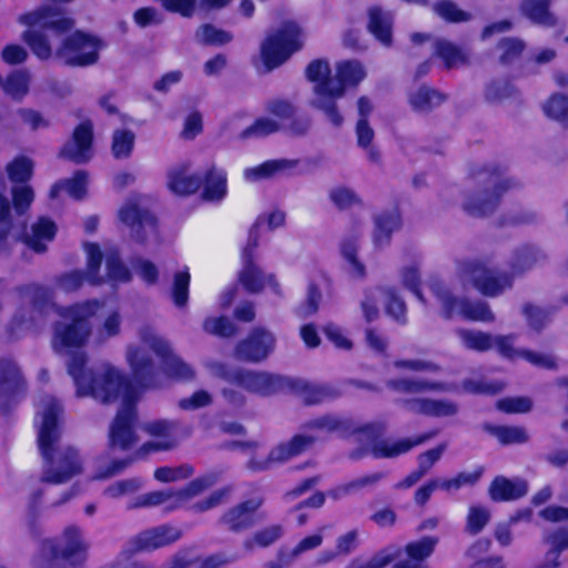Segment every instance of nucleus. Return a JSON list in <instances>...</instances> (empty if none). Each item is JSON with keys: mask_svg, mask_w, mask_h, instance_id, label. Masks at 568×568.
<instances>
[{"mask_svg": "<svg viewBox=\"0 0 568 568\" xmlns=\"http://www.w3.org/2000/svg\"><path fill=\"white\" fill-rule=\"evenodd\" d=\"M262 504L263 499L261 497L251 498L237 504L223 514L220 523L230 531H244L255 524L254 516Z\"/></svg>", "mask_w": 568, "mask_h": 568, "instance_id": "5701e85b", "label": "nucleus"}, {"mask_svg": "<svg viewBox=\"0 0 568 568\" xmlns=\"http://www.w3.org/2000/svg\"><path fill=\"white\" fill-rule=\"evenodd\" d=\"M57 232V227L52 221L45 217L39 219L32 224L31 232L26 233L23 242L37 253L47 250V243L52 241Z\"/></svg>", "mask_w": 568, "mask_h": 568, "instance_id": "7c9ffc66", "label": "nucleus"}, {"mask_svg": "<svg viewBox=\"0 0 568 568\" xmlns=\"http://www.w3.org/2000/svg\"><path fill=\"white\" fill-rule=\"evenodd\" d=\"M168 503V509L172 510L170 507L176 504V491L172 488L143 494L129 508L154 507Z\"/></svg>", "mask_w": 568, "mask_h": 568, "instance_id": "de8ad7c7", "label": "nucleus"}, {"mask_svg": "<svg viewBox=\"0 0 568 568\" xmlns=\"http://www.w3.org/2000/svg\"><path fill=\"white\" fill-rule=\"evenodd\" d=\"M141 487L142 480L140 478L122 479L108 486L103 494L109 498H121L136 493Z\"/></svg>", "mask_w": 568, "mask_h": 568, "instance_id": "680f3d73", "label": "nucleus"}, {"mask_svg": "<svg viewBox=\"0 0 568 568\" xmlns=\"http://www.w3.org/2000/svg\"><path fill=\"white\" fill-rule=\"evenodd\" d=\"M141 345L131 344L126 348V362L134 381L143 388L160 386L159 372L148 349L162 358L163 373L173 379L187 382L195 377L193 367L174 354L170 343L158 335L151 327H142L139 332Z\"/></svg>", "mask_w": 568, "mask_h": 568, "instance_id": "7ed1b4c3", "label": "nucleus"}, {"mask_svg": "<svg viewBox=\"0 0 568 568\" xmlns=\"http://www.w3.org/2000/svg\"><path fill=\"white\" fill-rule=\"evenodd\" d=\"M183 532L172 525H159L139 532L131 540L135 551H152L170 546L181 539Z\"/></svg>", "mask_w": 568, "mask_h": 568, "instance_id": "aec40b11", "label": "nucleus"}, {"mask_svg": "<svg viewBox=\"0 0 568 568\" xmlns=\"http://www.w3.org/2000/svg\"><path fill=\"white\" fill-rule=\"evenodd\" d=\"M226 172L212 165L202 179L204 200L210 202L222 201L227 193Z\"/></svg>", "mask_w": 568, "mask_h": 568, "instance_id": "c85d7f7f", "label": "nucleus"}, {"mask_svg": "<svg viewBox=\"0 0 568 568\" xmlns=\"http://www.w3.org/2000/svg\"><path fill=\"white\" fill-rule=\"evenodd\" d=\"M409 104L412 109L419 113H427L434 108L440 105L445 97L435 89L420 87L409 94Z\"/></svg>", "mask_w": 568, "mask_h": 568, "instance_id": "72a5a7b5", "label": "nucleus"}, {"mask_svg": "<svg viewBox=\"0 0 568 568\" xmlns=\"http://www.w3.org/2000/svg\"><path fill=\"white\" fill-rule=\"evenodd\" d=\"M194 39L202 45H223L232 40V34L211 23H205L196 29Z\"/></svg>", "mask_w": 568, "mask_h": 568, "instance_id": "49530a36", "label": "nucleus"}, {"mask_svg": "<svg viewBox=\"0 0 568 568\" xmlns=\"http://www.w3.org/2000/svg\"><path fill=\"white\" fill-rule=\"evenodd\" d=\"M368 29L383 44L389 45L392 42L393 16L390 12L383 11L379 7H372L368 10Z\"/></svg>", "mask_w": 568, "mask_h": 568, "instance_id": "2f4dec72", "label": "nucleus"}, {"mask_svg": "<svg viewBox=\"0 0 568 568\" xmlns=\"http://www.w3.org/2000/svg\"><path fill=\"white\" fill-rule=\"evenodd\" d=\"M434 11L449 22H464L469 20L468 12L460 10L454 2L444 0L434 6Z\"/></svg>", "mask_w": 568, "mask_h": 568, "instance_id": "774afa93", "label": "nucleus"}, {"mask_svg": "<svg viewBox=\"0 0 568 568\" xmlns=\"http://www.w3.org/2000/svg\"><path fill=\"white\" fill-rule=\"evenodd\" d=\"M429 288L439 302L443 315L446 318L459 315L467 321L481 323H493L496 318L488 303L457 297L453 294L450 287L440 280H432Z\"/></svg>", "mask_w": 568, "mask_h": 568, "instance_id": "1a4fd4ad", "label": "nucleus"}, {"mask_svg": "<svg viewBox=\"0 0 568 568\" xmlns=\"http://www.w3.org/2000/svg\"><path fill=\"white\" fill-rule=\"evenodd\" d=\"M85 364L87 356L83 353L73 355L68 362V373L77 386V395L91 396L103 404L122 398V406L110 426L109 440L112 447L130 449L139 442L134 428L136 390L110 363H101L90 369L85 368Z\"/></svg>", "mask_w": 568, "mask_h": 568, "instance_id": "f257e3e1", "label": "nucleus"}, {"mask_svg": "<svg viewBox=\"0 0 568 568\" xmlns=\"http://www.w3.org/2000/svg\"><path fill=\"white\" fill-rule=\"evenodd\" d=\"M310 447V439L304 438L302 434L295 435L291 440L282 443L274 447L270 455V460L274 463H284L300 455Z\"/></svg>", "mask_w": 568, "mask_h": 568, "instance_id": "4c0bfd02", "label": "nucleus"}, {"mask_svg": "<svg viewBox=\"0 0 568 568\" xmlns=\"http://www.w3.org/2000/svg\"><path fill=\"white\" fill-rule=\"evenodd\" d=\"M301 30L294 22H286L270 34L261 47V55L267 70L277 68L302 47Z\"/></svg>", "mask_w": 568, "mask_h": 568, "instance_id": "9b49d317", "label": "nucleus"}, {"mask_svg": "<svg viewBox=\"0 0 568 568\" xmlns=\"http://www.w3.org/2000/svg\"><path fill=\"white\" fill-rule=\"evenodd\" d=\"M119 219L130 229V235L140 243L155 235V217L146 210H141L133 200L128 201L119 211Z\"/></svg>", "mask_w": 568, "mask_h": 568, "instance_id": "6ab92c4d", "label": "nucleus"}, {"mask_svg": "<svg viewBox=\"0 0 568 568\" xmlns=\"http://www.w3.org/2000/svg\"><path fill=\"white\" fill-rule=\"evenodd\" d=\"M437 435V432H429L418 435L414 438H402L398 440L382 439L375 442L371 448V453L375 458H394L402 454L408 453L416 446H419Z\"/></svg>", "mask_w": 568, "mask_h": 568, "instance_id": "393cba45", "label": "nucleus"}, {"mask_svg": "<svg viewBox=\"0 0 568 568\" xmlns=\"http://www.w3.org/2000/svg\"><path fill=\"white\" fill-rule=\"evenodd\" d=\"M550 3L551 0H523L520 11L532 23L552 28L557 26L558 19L550 11Z\"/></svg>", "mask_w": 568, "mask_h": 568, "instance_id": "cd10ccee", "label": "nucleus"}, {"mask_svg": "<svg viewBox=\"0 0 568 568\" xmlns=\"http://www.w3.org/2000/svg\"><path fill=\"white\" fill-rule=\"evenodd\" d=\"M275 335L263 327H255L248 336L239 342L234 348V357L242 362L260 363L275 349Z\"/></svg>", "mask_w": 568, "mask_h": 568, "instance_id": "2eb2a0df", "label": "nucleus"}, {"mask_svg": "<svg viewBox=\"0 0 568 568\" xmlns=\"http://www.w3.org/2000/svg\"><path fill=\"white\" fill-rule=\"evenodd\" d=\"M396 404L409 413L429 417H450L458 413V405L449 399L428 397L399 398Z\"/></svg>", "mask_w": 568, "mask_h": 568, "instance_id": "412c9836", "label": "nucleus"}, {"mask_svg": "<svg viewBox=\"0 0 568 568\" xmlns=\"http://www.w3.org/2000/svg\"><path fill=\"white\" fill-rule=\"evenodd\" d=\"M135 135L130 130H115L112 140V154L115 159L129 158L134 146Z\"/></svg>", "mask_w": 568, "mask_h": 568, "instance_id": "5fc2aeb1", "label": "nucleus"}, {"mask_svg": "<svg viewBox=\"0 0 568 568\" xmlns=\"http://www.w3.org/2000/svg\"><path fill=\"white\" fill-rule=\"evenodd\" d=\"M306 77L310 81L314 82V93L320 84H325L329 80L334 79L331 77V68L325 60H314L306 68Z\"/></svg>", "mask_w": 568, "mask_h": 568, "instance_id": "69168bd1", "label": "nucleus"}, {"mask_svg": "<svg viewBox=\"0 0 568 568\" xmlns=\"http://www.w3.org/2000/svg\"><path fill=\"white\" fill-rule=\"evenodd\" d=\"M545 254L537 247L526 245L516 251L514 268L525 271L545 260Z\"/></svg>", "mask_w": 568, "mask_h": 568, "instance_id": "13d9d810", "label": "nucleus"}, {"mask_svg": "<svg viewBox=\"0 0 568 568\" xmlns=\"http://www.w3.org/2000/svg\"><path fill=\"white\" fill-rule=\"evenodd\" d=\"M27 384L18 364L10 358L0 359V413H6L26 393Z\"/></svg>", "mask_w": 568, "mask_h": 568, "instance_id": "dca6fc26", "label": "nucleus"}, {"mask_svg": "<svg viewBox=\"0 0 568 568\" xmlns=\"http://www.w3.org/2000/svg\"><path fill=\"white\" fill-rule=\"evenodd\" d=\"M33 163L27 156L16 158L7 166V172L11 181L24 182L32 175Z\"/></svg>", "mask_w": 568, "mask_h": 568, "instance_id": "0e129e2a", "label": "nucleus"}, {"mask_svg": "<svg viewBox=\"0 0 568 568\" xmlns=\"http://www.w3.org/2000/svg\"><path fill=\"white\" fill-rule=\"evenodd\" d=\"M517 90L507 79H496L488 82L484 90L486 102L499 104L505 100L515 97Z\"/></svg>", "mask_w": 568, "mask_h": 568, "instance_id": "a18cd8bd", "label": "nucleus"}, {"mask_svg": "<svg viewBox=\"0 0 568 568\" xmlns=\"http://www.w3.org/2000/svg\"><path fill=\"white\" fill-rule=\"evenodd\" d=\"M89 544L83 531L75 525L64 528L61 536L51 545L55 558H62L71 565H81L87 559Z\"/></svg>", "mask_w": 568, "mask_h": 568, "instance_id": "a211bd4d", "label": "nucleus"}, {"mask_svg": "<svg viewBox=\"0 0 568 568\" xmlns=\"http://www.w3.org/2000/svg\"><path fill=\"white\" fill-rule=\"evenodd\" d=\"M497 49L499 51V62L501 64H511L526 50V42L519 38L506 37L499 40Z\"/></svg>", "mask_w": 568, "mask_h": 568, "instance_id": "8fccbe9b", "label": "nucleus"}, {"mask_svg": "<svg viewBox=\"0 0 568 568\" xmlns=\"http://www.w3.org/2000/svg\"><path fill=\"white\" fill-rule=\"evenodd\" d=\"M88 174L84 171H78L72 179L61 181L54 184L50 190V196L57 197L60 190H65L70 196L77 200L84 197L87 193Z\"/></svg>", "mask_w": 568, "mask_h": 568, "instance_id": "79ce46f5", "label": "nucleus"}, {"mask_svg": "<svg viewBox=\"0 0 568 568\" xmlns=\"http://www.w3.org/2000/svg\"><path fill=\"white\" fill-rule=\"evenodd\" d=\"M63 407L52 395L44 394L37 403L34 427L40 454L44 460L42 483L60 485L83 471L79 452L61 445Z\"/></svg>", "mask_w": 568, "mask_h": 568, "instance_id": "f03ea898", "label": "nucleus"}, {"mask_svg": "<svg viewBox=\"0 0 568 568\" xmlns=\"http://www.w3.org/2000/svg\"><path fill=\"white\" fill-rule=\"evenodd\" d=\"M100 307L101 303L97 300L62 307L59 311L61 320L53 324L51 345L54 352L83 347L92 335L90 318Z\"/></svg>", "mask_w": 568, "mask_h": 568, "instance_id": "39448f33", "label": "nucleus"}, {"mask_svg": "<svg viewBox=\"0 0 568 568\" xmlns=\"http://www.w3.org/2000/svg\"><path fill=\"white\" fill-rule=\"evenodd\" d=\"M455 334L460 341L462 345L467 349L475 352H487L494 348L493 335L487 332L469 328H457Z\"/></svg>", "mask_w": 568, "mask_h": 568, "instance_id": "c9c22d12", "label": "nucleus"}, {"mask_svg": "<svg viewBox=\"0 0 568 568\" xmlns=\"http://www.w3.org/2000/svg\"><path fill=\"white\" fill-rule=\"evenodd\" d=\"M458 278L471 284L480 294L496 297L513 286V277L481 261H465L458 265Z\"/></svg>", "mask_w": 568, "mask_h": 568, "instance_id": "9d476101", "label": "nucleus"}, {"mask_svg": "<svg viewBox=\"0 0 568 568\" xmlns=\"http://www.w3.org/2000/svg\"><path fill=\"white\" fill-rule=\"evenodd\" d=\"M235 385L258 396H271L290 385L287 378L264 371L240 368Z\"/></svg>", "mask_w": 568, "mask_h": 568, "instance_id": "f3484780", "label": "nucleus"}, {"mask_svg": "<svg viewBox=\"0 0 568 568\" xmlns=\"http://www.w3.org/2000/svg\"><path fill=\"white\" fill-rule=\"evenodd\" d=\"M545 542L550 547L546 555L545 568H558L561 551L568 548V527L559 528L545 536Z\"/></svg>", "mask_w": 568, "mask_h": 568, "instance_id": "58836bf2", "label": "nucleus"}, {"mask_svg": "<svg viewBox=\"0 0 568 568\" xmlns=\"http://www.w3.org/2000/svg\"><path fill=\"white\" fill-rule=\"evenodd\" d=\"M300 161L294 159H274L260 165L247 168L243 176L248 182L288 176L297 168Z\"/></svg>", "mask_w": 568, "mask_h": 568, "instance_id": "b1692460", "label": "nucleus"}, {"mask_svg": "<svg viewBox=\"0 0 568 568\" xmlns=\"http://www.w3.org/2000/svg\"><path fill=\"white\" fill-rule=\"evenodd\" d=\"M92 123L82 122L74 129L72 139L61 149L60 156L78 164L88 162L92 156Z\"/></svg>", "mask_w": 568, "mask_h": 568, "instance_id": "4be33fe9", "label": "nucleus"}, {"mask_svg": "<svg viewBox=\"0 0 568 568\" xmlns=\"http://www.w3.org/2000/svg\"><path fill=\"white\" fill-rule=\"evenodd\" d=\"M490 520V511L483 506H471L468 511L466 531L477 535Z\"/></svg>", "mask_w": 568, "mask_h": 568, "instance_id": "e2e57ef3", "label": "nucleus"}, {"mask_svg": "<svg viewBox=\"0 0 568 568\" xmlns=\"http://www.w3.org/2000/svg\"><path fill=\"white\" fill-rule=\"evenodd\" d=\"M484 429L495 436L503 445L523 444L529 440L526 429L520 426H494L486 424Z\"/></svg>", "mask_w": 568, "mask_h": 568, "instance_id": "a19ab883", "label": "nucleus"}, {"mask_svg": "<svg viewBox=\"0 0 568 568\" xmlns=\"http://www.w3.org/2000/svg\"><path fill=\"white\" fill-rule=\"evenodd\" d=\"M386 386L403 394H422L426 392H447L450 387L445 383L430 382L420 378H392Z\"/></svg>", "mask_w": 568, "mask_h": 568, "instance_id": "bb28decb", "label": "nucleus"}, {"mask_svg": "<svg viewBox=\"0 0 568 568\" xmlns=\"http://www.w3.org/2000/svg\"><path fill=\"white\" fill-rule=\"evenodd\" d=\"M384 476H385L384 473L378 471V473H374V474H369V475H365V476L355 478V479L331 490L328 493V495L334 499L343 498L345 496L355 494L361 489L376 485L378 481H381L384 478Z\"/></svg>", "mask_w": 568, "mask_h": 568, "instance_id": "ea45409f", "label": "nucleus"}, {"mask_svg": "<svg viewBox=\"0 0 568 568\" xmlns=\"http://www.w3.org/2000/svg\"><path fill=\"white\" fill-rule=\"evenodd\" d=\"M202 185V178L197 174L187 173L186 166H178L168 173V187L178 195L195 193Z\"/></svg>", "mask_w": 568, "mask_h": 568, "instance_id": "c756f323", "label": "nucleus"}, {"mask_svg": "<svg viewBox=\"0 0 568 568\" xmlns=\"http://www.w3.org/2000/svg\"><path fill=\"white\" fill-rule=\"evenodd\" d=\"M544 111L549 116L565 126H568V97L561 94L552 95L545 104Z\"/></svg>", "mask_w": 568, "mask_h": 568, "instance_id": "052dcab7", "label": "nucleus"}, {"mask_svg": "<svg viewBox=\"0 0 568 568\" xmlns=\"http://www.w3.org/2000/svg\"><path fill=\"white\" fill-rule=\"evenodd\" d=\"M384 287L367 288L361 302L363 316L367 323L376 321L379 316L378 300Z\"/></svg>", "mask_w": 568, "mask_h": 568, "instance_id": "bf43d9fd", "label": "nucleus"}, {"mask_svg": "<svg viewBox=\"0 0 568 568\" xmlns=\"http://www.w3.org/2000/svg\"><path fill=\"white\" fill-rule=\"evenodd\" d=\"M193 473V467L187 464L178 467H160L155 469L154 478L162 483H172L189 478Z\"/></svg>", "mask_w": 568, "mask_h": 568, "instance_id": "338daca9", "label": "nucleus"}, {"mask_svg": "<svg viewBox=\"0 0 568 568\" xmlns=\"http://www.w3.org/2000/svg\"><path fill=\"white\" fill-rule=\"evenodd\" d=\"M305 402L307 404H321L341 396V390L329 384H306L304 386Z\"/></svg>", "mask_w": 568, "mask_h": 568, "instance_id": "603ef678", "label": "nucleus"}, {"mask_svg": "<svg viewBox=\"0 0 568 568\" xmlns=\"http://www.w3.org/2000/svg\"><path fill=\"white\" fill-rule=\"evenodd\" d=\"M438 539L436 537H424L418 541L408 544L406 546V552L409 558L399 564L418 562L424 568H428L424 560L433 554Z\"/></svg>", "mask_w": 568, "mask_h": 568, "instance_id": "c03bdc74", "label": "nucleus"}, {"mask_svg": "<svg viewBox=\"0 0 568 568\" xmlns=\"http://www.w3.org/2000/svg\"><path fill=\"white\" fill-rule=\"evenodd\" d=\"M342 254L347 263V272L353 278L363 280L366 276V266L357 256V245L354 240H345L341 246Z\"/></svg>", "mask_w": 568, "mask_h": 568, "instance_id": "09e8293b", "label": "nucleus"}, {"mask_svg": "<svg viewBox=\"0 0 568 568\" xmlns=\"http://www.w3.org/2000/svg\"><path fill=\"white\" fill-rule=\"evenodd\" d=\"M142 429L152 437L151 440L144 443L136 456L146 455L155 452H168L174 449L179 443L180 424L176 420L156 419L145 423Z\"/></svg>", "mask_w": 568, "mask_h": 568, "instance_id": "ddd939ff", "label": "nucleus"}, {"mask_svg": "<svg viewBox=\"0 0 568 568\" xmlns=\"http://www.w3.org/2000/svg\"><path fill=\"white\" fill-rule=\"evenodd\" d=\"M30 73L19 70L11 73L3 83V90L13 99H22L29 91Z\"/></svg>", "mask_w": 568, "mask_h": 568, "instance_id": "864d4df0", "label": "nucleus"}, {"mask_svg": "<svg viewBox=\"0 0 568 568\" xmlns=\"http://www.w3.org/2000/svg\"><path fill=\"white\" fill-rule=\"evenodd\" d=\"M434 54L440 58L448 69L468 63V54L445 39H436L434 41Z\"/></svg>", "mask_w": 568, "mask_h": 568, "instance_id": "f704fd0d", "label": "nucleus"}, {"mask_svg": "<svg viewBox=\"0 0 568 568\" xmlns=\"http://www.w3.org/2000/svg\"><path fill=\"white\" fill-rule=\"evenodd\" d=\"M304 438L310 439V447L317 440L326 439L332 435L346 438L355 434H364L375 439L385 432L383 423H369L361 425L352 417L339 414H323L306 420L302 425Z\"/></svg>", "mask_w": 568, "mask_h": 568, "instance_id": "6e6552de", "label": "nucleus"}, {"mask_svg": "<svg viewBox=\"0 0 568 568\" xmlns=\"http://www.w3.org/2000/svg\"><path fill=\"white\" fill-rule=\"evenodd\" d=\"M21 298L32 304L38 314H42L51 302V293L48 288L38 284H29L18 290Z\"/></svg>", "mask_w": 568, "mask_h": 568, "instance_id": "37998d69", "label": "nucleus"}, {"mask_svg": "<svg viewBox=\"0 0 568 568\" xmlns=\"http://www.w3.org/2000/svg\"><path fill=\"white\" fill-rule=\"evenodd\" d=\"M121 323L122 317L119 311L112 310L109 312L97 331L95 338L98 343H104L105 341L118 336L121 331Z\"/></svg>", "mask_w": 568, "mask_h": 568, "instance_id": "6e6d98bb", "label": "nucleus"}, {"mask_svg": "<svg viewBox=\"0 0 568 568\" xmlns=\"http://www.w3.org/2000/svg\"><path fill=\"white\" fill-rule=\"evenodd\" d=\"M366 77L363 64L358 61H342L336 64L334 79L316 89V98L312 105L323 111L328 121L335 126L343 123V116L336 106V99L342 98L346 85H357Z\"/></svg>", "mask_w": 568, "mask_h": 568, "instance_id": "0eeeda50", "label": "nucleus"}, {"mask_svg": "<svg viewBox=\"0 0 568 568\" xmlns=\"http://www.w3.org/2000/svg\"><path fill=\"white\" fill-rule=\"evenodd\" d=\"M477 185L483 190L467 197L465 210L474 216H486L493 213L499 204V199L506 191L519 185V182L506 175L505 168L490 164L474 172Z\"/></svg>", "mask_w": 568, "mask_h": 568, "instance_id": "423d86ee", "label": "nucleus"}, {"mask_svg": "<svg viewBox=\"0 0 568 568\" xmlns=\"http://www.w3.org/2000/svg\"><path fill=\"white\" fill-rule=\"evenodd\" d=\"M528 493V484L520 478L509 479L497 476L490 484L488 494L494 501H510L524 497Z\"/></svg>", "mask_w": 568, "mask_h": 568, "instance_id": "a878e982", "label": "nucleus"}, {"mask_svg": "<svg viewBox=\"0 0 568 568\" xmlns=\"http://www.w3.org/2000/svg\"><path fill=\"white\" fill-rule=\"evenodd\" d=\"M47 32L28 29L22 33V40L40 60L54 58L71 68H88L99 62L100 51L104 48L99 37L75 31L64 37L53 49V39L58 36L54 32L49 36Z\"/></svg>", "mask_w": 568, "mask_h": 568, "instance_id": "20e7f679", "label": "nucleus"}, {"mask_svg": "<svg viewBox=\"0 0 568 568\" xmlns=\"http://www.w3.org/2000/svg\"><path fill=\"white\" fill-rule=\"evenodd\" d=\"M87 271H71L59 275L55 280L57 286L64 292L79 290L84 282L91 285H101L106 280L99 275L102 262V253L97 244H85Z\"/></svg>", "mask_w": 568, "mask_h": 568, "instance_id": "f8f14e48", "label": "nucleus"}, {"mask_svg": "<svg viewBox=\"0 0 568 568\" xmlns=\"http://www.w3.org/2000/svg\"><path fill=\"white\" fill-rule=\"evenodd\" d=\"M400 226V216L397 211L382 213L375 217L373 241L375 246L383 247L389 243L390 235Z\"/></svg>", "mask_w": 568, "mask_h": 568, "instance_id": "473e14b6", "label": "nucleus"}, {"mask_svg": "<svg viewBox=\"0 0 568 568\" xmlns=\"http://www.w3.org/2000/svg\"><path fill=\"white\" fill-rule=\"evenodd\" d=\"M383 296L385 297V312L394 321L404 325L407 323L406 304L392 287L383 288Z\"/></svg>", "mask_w": 568, "mask_h": 568, "instance_id": "3c124183", "label": "nucleus"}, {"mask_svg": "<svg viewBox=\"0 0 568 568\" xmlns=\"http://www.w3.org/2000/svg\"><path fill=\"white\" fill-rule=\"evenodd\" d=\"M258 240L255 230H251L246 247L243 251V270L239 274V281L250 293L261 292L266 284L280 294V285L273 274L265 275L253 262L252 253L257 247Z\"/></svg>", "mask_w": 568, "mask_h": 568, "instance_id": "4468645a", "label": "nucleus"}, {"mask_svg": "<svg viewBox=\"0 0 568 568\" xmlns=\"http://www.w3.org/2000/svg\"><path fill=\"white\" fill-rule=\"evenodd\" d=\"M283 534V528L280 525L268 526L257 532L250 539H246L243 547L252 551L255 545L267 547L275 542Z\"/></svg>", "mask_w": 568, "mask_h": 568, "instance_id": "4d7b16f0", "label": "nucleus"}, {"mask_svg": "<svg viewBox=\"0 0 568 568\" xmlns=\"http://www.w3.org/2000/svg\"><path fill=\"white\" fill-rule=\"evenodd\" d=\"M217 481L216 474H206L204 476L197 477L190 481L186 487L183 489L175 490L176 491V504L172 505L171 509H176L181 507L185 501L195 496H199L203 491L207 490L212 486H214Z\"/></svg>", "mask_w": 568, "mask_h": 568, "instance_id": "e433bc0d", "label": "nucleus"}]
</instances>
